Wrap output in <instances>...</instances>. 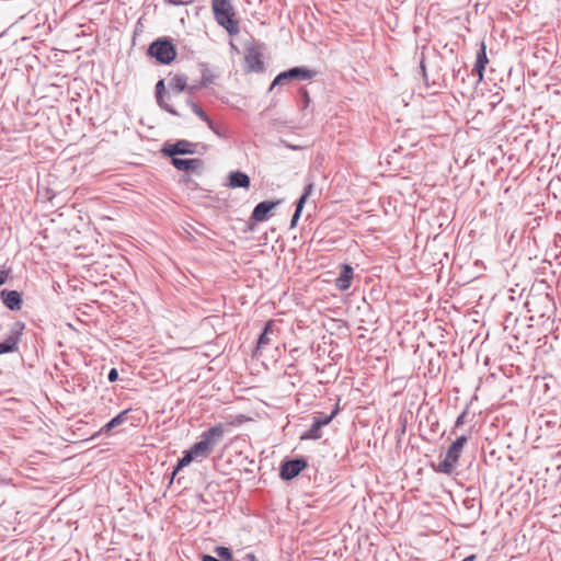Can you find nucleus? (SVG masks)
Listing matches in <instances>:
<instances>
[{
  "mask_svg": "<svg viewBox=\"0 0 561 561\" xmlns=\"http://www.w3.org/2000/svg\"><path fill=\"white\" fill-rule=\"evenodd\" d=\"M214 19L219 26L225 28L229 35L239 34V21L236 19L234 8L231 0H211Z\"/></svg>",
  "mask_w": 561,
  "mask_h": 561,
  "instance_id": "obj_1",
  "label": "nucleus"
},
{
  "mask_svg": "<svg viewBox=\"0 0 561 561\" xmlns=\"http://www.w3.org/2000/svg\"><path fill=\"white\" fill-rule=\"evenodd\" d=\"M208 150V145L203 142H192L186 139H179L175 142H165L161 152L165 157H176L183 154H203Z\"/></svg>",
  "mask_w": 561,
  "mask_h": 561,
  "instance_id": "obj_2",
  "label": "nucleus"
},
{
  "mask_svg": "<svg viewBox=\"0 0 561 561\" xmlns=\"http://www.w3.org/2000/svg\"><path fill=\"white\" fill-rule=\"evenodd\" d=\"M468 442L467 435L457 437L448 447L445 458L438 463L436 471L451 474L458 463L463 446Z\"/></svg>",
  "mask_w": 561,
  "mask_h": 561,
  "instance_id": "obj_3",
  "label": "nucleus"
},
{
  "mask_svg": "<svg viewBox=\"0 0 561 561\" xmlns=\"http://www.w3.org/2000/svg\"><path fill=\"white\" fill-rule=\"evenodd\" d=\"M148 55L161 65H169L175 59L176 49L171 38L160 37L150 44Z\"/></svg>",
  "mask_w": 561,
  "mask_h": 561,
  "instance_id": "obj_4",
  "label": "nucleus"
},
{
  "mask_svg": "<svg viewBox=\"0 0 561 561\" xmlns=\"http://www.w3.org/2000/svg\"><path fill=\"white\" fill-rule=\"evenodd\" d=\"M316 76V71L307 68V67H293L285 71L279 72L270 85V91H272L276 85H285L293 81H306L310 80Z\"/></svg>",
  "mask_w": 561,
  "mask_h": 561,
  "instance_id": "obj_5",
  "label": "nucleus"
},
{
  "mask_svg": "<svg viewBox=\"0 0 561 561\" xmlns=\"http://www.w3.org/2000/svg\"><path fill=\"white\" fill-rule=\"evenodd\" d=\"M244 61L247 71L262 72L264 70L263 62V44L256 43L254 39L245 44Z\"/></svg>",
  "mask_w": 561,
  "mask_h": 561,
  "instance_id": "obj_6",
  "label": "nucleus"
},
{
  "mask_svg": "<svg viewBox=\"0 0 561 561\" xmlns=\"http://www.w3.org/2000/svg\"><path fill=\"white\" fill-rule=\"evenodd\" d=\"M339 408H335L329 415L324 413H316L312 419L311 426L300 436V439H319L322 436L321 428L328 425L333 417L337 414Z\"/></svg>",
  "mask_w": 561,
  "mask_h": 561,
  "instance_id": "obj_7",
  "label": "nucleus"
},
{
  "mask_svg": "<svg viewBox=\"0 0 561 561\" xmlns=\"http://www.w3.org/2000/svg\"><path fill=\"white\" fill-rule=\"evenodd\" d=\"M243 415H240L236 422L231 423H217L216 425L209 427L208 430L204 431L201 436L210 445V447H215L218 445L225 434L230 430V427L234 424H241L243 421Z\"/></svg>",
  "mask_w": 561,
  "mask_h": 561,
  "instance_id": "obj_8",
  "label": "nucleus"
},
{
  "mask_svg": "<svg viewBox=\"0 0 561 561\" xmlns=\"http://www.w3.org/2000/svg\"><path fill=\"white\" fill-rule=\"evenodd\" d=\"M307 465L308 462L304 457L284 460L279 467V477L285 481H289L296 478Z\"/></svg>",
  "mask_w": 561,
  "mask_h": 561,
  "instance_id": "obj_9",
  "label": "nucleus"
},
{
  "mask_svg": "<svg viewBox=\"0 0 561 561\" xmlns=\"http://www.w3.org/2000/svg\"><path fill=\"white\" fill-rule=\"evenodd\" d=\"M2 304L11 311H19L23 305L22 294L14 289H2L0 291Z\"/></svg>",
  "mask_w": 561,
  "mask_h": 561,
  "instance_id": "obj_10",
  "label": "nucleus"
},
{
  "mask_svg": "<svg viewBox=\"0 0 561 561\" xmlns=\"http://www.w3.org/2000/svg\"><path fill=\"white\" fill-rule=\"evenodd\" d=\"M24 330L25 323L22 321H15L10 325L9 332L3 343L10 345L12 352H16L19 350V343L21 341Z\"/></svg>",
  "mask_w": 561,
  "mask_h": 561,
  "instance_id": "obj_11",
  "label": "nucleus"
},
{
  "mask_svg": "<svg viewBox=\"0 0 561 561\" xmlns=\"http://www.w3.org/2000/svg\"><path fill=\"white\" fill-rule=\"evenodd\" d=\"M488 62L489 59L486 56V47L485 44L482 42L480 49L477 51L476 62L471 71L472 76H477L476 83H479L480 81L483 80V73Z\"/></svg>",
  "mask_w": 561,
  "mask_h": 561,
  "instance_id": "obj_12",
  "label": "nucleus"
},
{
  "mask_svg": "<svg viewBox=\"0 0 561 561\" xmlns=\"http://www.w3.org/2000/svg\"><path fill=\"white\" fill-rule=\"evenodd\" d=\"M353 276H354L353 267L347 263L341 264L339 277L335 279V283H334L335 287L341 291H345V290L350 289V287L352 285Z\"/></svg>",
  "mask_w": 561,
  "mask_h": 561,
  "instance_id": "obj_13",
  "label": "nucleus"
},
{
  "mask_svg": "<svg viewBox=\"0 0 561 561\" xmlns=\"http://www.w3.org/2000/svg\"><path fill=\"white\" fill-rule=\"evenodd\" d=\"M280 201H263L260 202L253 209L251 218L255 221L262 222L268 219V214L274 209Z\"/></svg>",
  "mask_w": 561,
  "mask_h": 561,
  "instance_id": "obj_14",
  "label": "nucleus"
},
{
  "mask_svg": "<svg viewBox=\"0 0 561 561\" xmlns=\"http://www.w3.org/2000/svg\"><path fill=\"white\" fill-rule=\"evenodd\" d=\"M172 165L180 171H195L203 164L201 159H186L179 157H170Z\"/></svg>",
  "mask_w": 561,
  "mask_h": 561,
  "instance_id": "obj_15",
  "label": "nucleus"
},
{
  "mask_svg": "<svg viewBox=\"0 0 561 561\" xmlns=\"http://www.w3.org/2000/svg\"><path fill=\"white\" fill-rule=\"evenodd\" d=\"M228 179L231 188H249L251 185L250 176L242 171L230 172Z\"/></svg>",
  "mask_w": 561,
  "mask_h": 561,
  "instance_id": "obj_16",
  "label": "nucleus"
},
{
  "mask_svg": "<svg viewBox=\"0 0 561 561\" xmlns=\"http://www.w3.org/2000/svg\"><path fill=\"white\" fill-rule=\"evenodd\" d=\"M130 409L119 412L116 416L111 419L105 425H103L99 434H110L114 428L123 425L128 421Z\"/></svg>",
  "mask_w": 561,
  "mask_h": 561,
  "instance_id": "obj_17",
  "label": "nucleus"
},
{
  "mask_svg": "<svg viewBox=\"0 0 561 561\" xmlns=\"http://www.w3.org/2000/svg\"><path fill=\"white\" fill-rule=\"evenodd\" d=\"M195 458L196 456L193 454L191 448L184 450L182 457L179 458L178 463L173 468V471L171 473V482L173 481L178 472L182 470L184 467L188 466Z\"/></svg>",
  "mask_w": 561,
  "mask_h": 561,
  "instance_id": "obj_18",
  "label": "nucleus"
},
{
  "mask_svg": "<svg viewBox=\"0 0 561 561\" xmlns=\"http://www.w3.org/2000/svg\"><path fill=\"white\" fill-rule=\"evenodd\" d=\"M191 450L196 456V458H206L210 454L213 447L202 437L199 436V440L194 443L191 447Z\"/></svg>",
  "mask_w": 561,
  "mask_h": 561,
  "instance_id": "obj_19",
  "label": "nucleus"
},
{
  "mask_svg": "<svg viewBox=\"0 0 561 561\" xmlns=\"http://www.w3.org/2000/svg\"><path fill=\"white\" fill-rule=\"evenodd\" d=\"M274 327H275V323L273 320H268L265 323L264 329L257 339L256 351H260L270 344L268 335L274 332Z\"/></svg>",
  "mask_w": 561,
  "mask_h": 561,
  "instance_id": "obj_20",
  "label": "nucleus"
},
{
  "mask_svg": "<svg viewBox=\"0 0 561 561\" xmlns=\"http://www.w3.org/2000/svg\"><path fill=\"white\" fill-rule=\"evenodd\" d=\"M199 70L202 75V80L198 82V87H207L215 82L217 79V75L213 72L209 66L206 62L199 64Z\"/></svg>",
  "mask_w": 561,
  "mask_h": 561,
  "instance_id": "obj_21",
  "label": "nucleus"
},
{
  "mask_svg": "<svg viewBox=\"0 0 561 561\" xmlns=\"http://www.w3.org/2000/svg\"><path fill=\"white\" fill-rule=\"evenodd\" d=\"M169 88L175 92L181 93L186 91L187 88V77L184 75H176L169 80Z\"/></svg>",
  "mask_w": 561,
  "mask_h": 561,
  "instance_id": "obj_22",
  "label": "nucleus"
},
{
  "mask_svg": "<svg viewBox=\"0 0 561 561\" xmlns=\"http://www.w3.org/2000/svg\"><path fill=\"white\" fill-rule=\"evenodd\" d=\"M186 104L191 107L192 112L206 124H210V117L207 113L192 99L186 100Z\"/></svg>",
  "mask_w": 561,
  "mask_h": 561,
  "instance_id": "obj_23",
  "label": "nucleus"
},
{
  "mask_svg": "<svg viewBox=\"0 0 561 561\" xmlns=\"http://www.w3.org/2000/svg\"><path fill=\"white\" fill-rule=\"evenodd\" d=\"M472 75L469 73L466 65L460 66L458 69H453V77L456 81H460L462 84L466 83L467 79H469Z\"/></svg>",
  "mask_w": 561,
  "mask_h": 561,
  "instance_id": "obj_24",
  "label": "nucleus"
},
{
  "mask_svg": "<svg viewBox=\"0 0 561 561\" xmlns=\"http://www.w3.org/2000/svg\"><path fill=\"white\" fill-rule=\"evenodd\" d=\"M214 552L222 561H229V559H231V556H232L231 550L224 546L215 547Z\"/></svg>",
  "mask_w": 561,
  "mask_h": 561,
  "instance_id": "obj_25",
  "label": "nucleus"
},
{
  "mask_svg": "<svg viewBox=\"0 0 561 561\" xmlns=\"http://www.w3.org/2000/svg\"><path fill=\"white\" fill-rule=\"evenodd\" d=\"M299 96H300V103H301V110H306L310 104V96L308 91L305 88H300L298 90Z\"/></svg>",
  "mask_w": 561,
  "mask_h": 561,
  "instance_id": "obj_26",
  "label": "nucleus"
},
{
  "mask_svg": "<svg viewBox=\"0 0 561 561\" xmlns=\"http://www.w3.org/2000/svg\"><path fill=\"white\" fill-rule=\"evenodd\" d=\"M157 103L158 105L163 108L164 111H167L168 113H170L171 115H174V116H179V112L172 107L170 104H168L165 101H164V95L161 96V100L160 99H157Z\"/></svg>",
  "mask_w": 561,
  "mask_h": 561,
  "instance_id": "obj_27",
  "label": "nucleus"
},
{
  "mask_svg": "<svg viewBox=\"0 0 561 561\" xmlns=\"http://www.w3.org/2000/svg\"><path fill=\"white\" fill-rule=\"evenodd\" d=\"M164 80L160 79L156 84V98L161 100V96L164 95Z\"/></svg>",
  "mask_w": 561,
  "mask_h": 561,
  "instance_id": "obj_28",
  "label": "nucleus"
},
{
  "mask_svg": "<svg viewBox=\"0 0 561 561\" xmlns=\"http://www.w3.org/2000/svg\"><path fill=\"white\" fill-rule=\"evenodd\" d=\"M207 126L219 138H225L226 137L225 134L222 133V130L217 125H215L211 119H210V124H207Z\"/></svg>",
  "mask_w": 561,
  "mask_h": 561,
  "instance_id": "obj_29",
  "label": "nucleus"
},
{
  "mask_svg": "<svg viewBox=\"0 0 561 561\" xmlns=\"http://www.w3.org/2000/svg\"><path fill=\"white\" fill-rule=\"evenodd\" d=\"M301 213L302 210H299V209H295L294 214H293V217L290 219V228H295L300 216H301Z\"/></svg>",
  "mask_w": 561,
  "mask_h": 561,
  "instance_id": "obj_30",
  "label": "nucleus"
},
{
  "mask_svg": "<svg viewBox=\"0 0 561 561\" xmlns=\"http://www.w3.org/2000/svg\"><path fill=\"white\" fill-rule=\"evenodd\" d=\"M301 213L302 210H299V209H295L294 214H293V217L290 219V228H295L300 216H301Z\"/></svg>",
  "mask_w": 561,
  "mask_h": 561,
  "instance_id": "obj_31",
  "label": "nucleus"
},
{
  "mask_svg": "<svg viewBox=\"0 0 561 561\" xmlns=\"http://www.w3.org/2000/svg\"><path fill=\"white\" fill-rule=\"evenodd\" d=\"M313 183L312 182H309L308 184H306V186L304 187V192L301 195H304L305 197H309L312 192H313Z\"/></svg>",
  "mask_w": 561,
  "mask_h": 561,
  "instance_id": "obj_32",
  "label": "nucleus"
},
{
  "mask_svg": "<svg viewBox=\"0 0 561 561\" xmlns=\"http://www.w3.org/2000/svg\"><path fill=\"white\" fill-rule=\"evenodd\" d=\"M107 379L110 382H115L118 379V371L116 368H112L108 371Z\"/></svg>",
  "mask_w": 561,
  "mask_h": 561,
  "instance_id": "obj_33",
  "label": "nucleus"
},
{
  "mask_svg": "<svg viewBox=\"0 0 561 561\" xmlns=\"http://www.w3.org/2000/svg\"><path fill=\"white\" fill-rule=\"evenodd\" d=\"M308 197H305L304 195H301L297 202H296V208L295 209H299V210H302L304 207H305V204L307 202Z\"/></svg>",
  "mask_w": 561,
  "mask_h": 561,
  "instance_id": "obj_34",
  "label": "nucleus"
},
{
  "mask_svg": "<svg viewBox=\"0 0 561 561\" xmlns=\"http://www.w3.org/2000/svg\"><path fill=\"white\" fill-rule=\"evenodd\" d=\"M7 353H13V352L11 351L10 345H7V343H3V341H2V342H0V355L7 354Z\"/></svg>",
  "mask_w": 561,
  "mask_h": 561,
  "instance_id": "obj_35",
  "label": "nucleus"
},
{
  "mask_svg": "<svg viewBox=\"0 0 561 561\" xmlns=\"http://www.w3.org/2000/svg\"><path fill=\"white\" fill-rule=\"evenodd\" d=\"M466 414H467V412H466V411H463V412H462V413L457 417V420H456V422H455V428H457V427H459L460 425H462V424H463Z\"/></svg>",
  "mask_w": 561,
  "mask_h": 561,
  "instance_id": "obj_36",
  "label": "nucleus"
},
{
  "mask_svg": "<svg viewBox=\"0 0 561 561\" xmlns=\"http://www.w3.org/2000/svg\"><path fill=\"white\" fill-rule=\"evenodd\" d=\"M203 87H198V83H195V84H191L188 85L187 84V88H186V91L190 93V94H194L196 91H198L199 89H202Z\"/></svg>",
  "mask_w": 561,
  "mask_h": 561,
  "instance_id": "obj_37",
  "label": "nucleus"
},
{
  "mask_svg": "<svg viewBox=\"0 0 561 561\" xmlns=\"http://www.w3.org/2000/svg\"><path fill=\"white\" fill-rule=\"evenodd\" d=\"M167 2L172 4V5L180 7V5L187 4L190 1H184V0H167Z\"/></svg>",
  "mask_w": 561,
  "mask_h": 561,
  "instance_id": "obj_38",
  "label": "nucleus"
},
{
  "mask_svg": "<svg viewBox=\"0 0 561 561\" xmlns=\"http://www.w3.org/2000/svg\"><path fill=\"white\" fill-rule=\"evenodd\" d=\"M242 561H256L254 553L247 552L242 556Z\"/></svg>",
  "mask_w": 561,
  "mask_h": 561,
  "instance_id": "obj_39",
  "label": "nucleus"
},
{
  "mask_svg": "<svg viewBox=\"0 0 561 561\" xmlns=\"http://www.w3.org/2000/svg\"><path fill=\"white\" fill-rule=\"evenodd\" d=\"M8 276H9L8 271H0V286L7 282Z\"/></svg>",
  "mask_w": 561,
  "mask_h": 561,
  "instance_id": "obj_40",
  "label": "nucleus"
},
{
  "mask_svg": "<svg viewBox=\"0 0 561 561\" xmlns=\"http://www.w3.org/2000/svg\"><path fill=\"white\" fill-rule=\"evenodd\" d=\"M462 561H479V557L477 554H470L462 559Z\"/></svg>",
  "mask_w": 561,
  "mask_h": 561,
  "instance_id": "obj_41",
  "label": "nucleus"
},
{
  "mask_svg": "<svg viewBox=\"0 0 561 561\" xmlns=\"http://www.w3.org/2000/svg\"><path fill=\"white\" fill-rule=\"evenodd\" d=\"M229 561H242V557L241 558H237L234 557L233 554L231 556V559H229Z\"/></svg>",
  "mask_w": 561,
  "mask_h": 561,
  "instance_id": "obj_42",
  "label": "nucleus"
},
{
  "mask_svg": "<svg viewBox=\"0 0 561 561\" xmlns=\"http://www.w3.org/2000/svg\"><path fill=\"white\" fill-rule=\"evenodd\" d=\"M421 67H422L423 71L425 72V66H424L423 61L421 62Z\"/></svg>",
  "mask_w": 561,
  "mask_h": 561,
  "instance_id": "obj_43",
  "label": "nucleus"
},
{
  "mask_svg": "<svg viewBox=\"0 0 561 561\" xmlns=\"http://www.w3.org/2000/svg\"><path fill=\"white\" fill-rule=\"evenodd\" d=\"M560 430H561V423H560Z\"/></svg>",
  "mask_w": 561,
  "mask_h": 561,
  "instance_id": "obj_44",
  "label": "nucleus"
}]
</instances>
